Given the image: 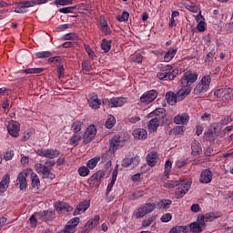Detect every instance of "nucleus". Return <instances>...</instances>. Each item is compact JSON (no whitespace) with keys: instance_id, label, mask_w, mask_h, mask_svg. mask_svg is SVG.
Masks as SVG:
<instances>
[{"instance_id":"a878e982","label":"nucleus","mask_w":233,"mask_h":233,"mask_svg":"<svg viewBox=\"0 0 233 233\" xmlns=\"http://www.w3.org/2000/svg\"><path fill=\"white\" fill-rule=\"evenodd\" d=\"M190 117L188 116V114L187 113H182L180 115H177L174 117V123H176V125H187V123H188Z\"/></svg>"},{"instance_id":"72a5a7b5","label":"nucleus","mask_w":233,"mask_h":233,"mask_svg":"<svg viewBox=\"0 0 233 233\" xmlns=\"http://www.w3.org/2000/svg\"><path fill=\"white\" fill-rule=\"evenodd\" d=\"M31 182L32 187L35 188L36 190H39V187H41V180L39 179V176H37L35 173H32Z\"/></svg>"},{"instance_id":"69168bd1","label":"nucleus","mask_w":233,"mask_h":233,"mask_svg":"<svg viewBox=\"0 0 233 233\" xmlns=\"http://www.w3.org/2000/svg\"><path fill=\"white\" fill-rule=\"evenodd\" d=\"M187 165H188V159L178 160L176 162V167L177 168H183V167H187Z\"/></svg>"},{"instance_id":"4be33fe9","label":"nucleus","mask_w":233,"mask_h":233,"mask_svg":"<svg viewBox=\"0 0 233 233\" xmlns=\"http://www.w3.org/2000/svg\"><path fill=\"white\" fill-rule=\"evenodd\" d=\"M185 8L186 10H188L189 12H192L193 14H198L196 19L197 21H199L200 19H205L203 17V15H201V10H199V6H198V5L194 4V3H188V4H185Z\"/></svg>"},{"instance_id":"c9c22d12","label":"nucleus","mask_w":233,"mask_h":233,"mask_svg":"<svg viewBox=\"0 0 233 233\" xmlns=\"http://www.w3.org/2000/svg\"><path fill=\"white\" fill-rule=\"evenodd\" d=\"M99 161H101L100 157H96L94 158H91L90 160L87 161L86 167H88L90 170H94L95 167H97V164L99 163Z\"/></svg>"},{"instance_id":"f704fd0d","label":"nucleus","mask_w":233,"mask_h":233,"mask_svg":"<svg viewBox=\"0 0 233 233\" xmlns=\"http://www.w3.org/2000/svg\"><path fill=\"white\" fill-rule=\"evenodd\" d=\"M111 48H112V40H106L104 38L101 43V49L106 54L107 52H110Z\"/></svg>"},{"instance_id":"423d86ee","label":"nucleus","mask_w":233,"mask_h":233,"mask_svg":"<svg viewBox=\"0 0 233 233\" xmlns=\"http://www.w3.org/2000/svg\"><path fill=\"white\" fill-rule=\"evenodd\" d=\"M214 96L220 99V101H232L233 100V88H220L215 91Z\"/></svg>"},{"instance_id":"0e129e2a","label":"nucleus","mask_w":233,"mask_h":233,"mask_svg":"<svg viewBox=\"0 0 233 233\" xmlns=\"http://www.w3.org/2000/svg\"><path fill=\"white\" fill-rule=\"evenodd\" d=\"M173 132L175 136H179V134H183L185 132V127L183 126H177L174 129Z\"/></svg>"},{"instance_id":"dca6fc26","label":"nucleus","mask_w":233,"mask_h":233,"mask_svg":"<svg viewBox=\"0 0 233 233\" xmlns=\"http://www.w3.org/2000/svg\"><path fill=\"white\" fill-rule=\"evenodd\" d=\"M99 225V215L94 217V218L89 219L85 227L83 228L81 233H89L90 230L94 229L95 228Z\"/></svg>"},{"instance_id":"052dcab7","label":"nucleus","mask_w":233,"mask_h":233,"mask_svg":"<svg viewBox=\"0 0 233 233\" xmlns=\"http://www.w3.org/2000/svg\"><path fill=\"white\" fill-rule=\"evenodd\" d=\"M203 218H205V221H214V219H218V217L214 215V213H207L203 215Z\"/></svg>"},{"instance_id":"1a4fd4ad","label":"nucleus","mask_w":233,"mask_h":233,"mask_svg":"<svg viewBox=\"0 0 233 233\" xmlns=\"http://www.w3.org/2000/svg\"><path fill=\"white\" fill-rule=\"evenodd\" d=\"M155 209H156L155 203H146L137 208L136 212V218L137 219H139V218H145L147 214H150L151 212H154Z\"/></svg>"},{"instance_id":"a19ab883","label":"nucleus","mask_w":233,"mask_h":233,"mask_svg":"<svg viewBox=\"0 0 233 233\" xmlns=\"http://www.w3.org/2000/svg\"><path fill=\"white\" fill-rule=\"evenodd\" d=\"M78 174L81 177H86L90 174V168L86 166H82L78 168Z\"/></svg>"},{"instance_id":"49530a36","label":"nucleus","mask_w":233,"mask_h":233,"mask_svg":"<svg viewBox=\"0 0 233 233\" xmlns=\"http://www.w3.org/2000/svg\"><path fill=\"white\" fill-rule=\"evenodd\" d=\"M190 230L194 233H201L203 232V228H200L198 222H193L190 224Z\"/></svg>"},{"instance_id":"0eeeda50","label":"nucleus","mask_w":233,"mask_h":233,"mask_svg":"<svg viewBox=\"0 0 233 233\" xmlns=\"http://www.w3.org/2000/svg\"><path fill=\"white\" fill-rule=\"evenodd\" d=\"M105 176V171L98 170L87 179V183L91 188H99V185H101V181H103Z\"/></svg>"},{"instance_id":"ddd939ff","label":"nucleus","mask_w":233,"mask_h":233,"mask_svg":"<svg viewBox=\"0 0 233 233\" xmlns=\"http://www.w3.org/2000/svg\"><path fill=\"white\" fill-rule=\"evenodd\" d=\"M141 161V158L139 157V156H135L133 157H125L123 160H122V167L124 168H128V167H131V168H136V167H137V165H139Z\"/></svg>"},{"instance_id":"f3484780","label":"nucleus","mask_w":233,"mask_h":233,"mask_svg":"<svg viewBox=\"0 0 233 233\" xmlns=\"http://www.w3.org/2000/svg\"><path fill=\"white\" fill-rule=\"evenodd\" d=\"M8 134L12 137H18L19 130H21V125L17 121L12 120L7 127Z\"/></svg>"},{"instance_id":"8fccbe9b","label":"nucleus","mask_w":233,"mask_h":233,"mask_svg":"<svg viewBox=\"0 0 233 233\" xmlns=\"http://www.w3.org/2000/svg\"><path fill=\"white\" fill-rule=\"evenodd\" d=\"M82 70L86 74V72H90L92 70V65H90V62L88 60H86L82 62Z\"/></svg>"},{"instance_id":"6ab92c4d","label":"nucleus","mask_w":233,"mask_h":233,"mask_svg":"<svg viewBox=\"0 0 233 233\" xmlns=\"http://www.w3.org/2000/svg\"><path fill=\"white\" fill-rule=\"evenodd\" d=\"M88 97L89 98L87 99V101L90 108H93V110H97L98 108H100L101 100L99 99L97 95L92 93V94H89Z\"/></svg>"},{"instance_id":"5fc2aeb1","label":"nucleus","mask_w":233,"mask_h":233,"mask_svg":"<svg viewBox=\"0 0 233 233\" xmlns=\"http://www.w3.org/2000/svg\"><path fill=\"white\" fill-rule=\"evenodd\" d=\"M128 17H130V14H128L127 11H124L121 15L117 16V21H119V23H123L125 21H128Z\"/></svg>"},{"instance_id":"338daca9","label":"nucleus","mask_w":233,"mask_h":233,"mask_svg":"<svg viewBox=\"0 0 233 233\" xmlns=\"http://www.w3.org/2000/svg\"><path fill=\"white\" fill-rule=\"evenodd\" d=\"M77 10H78L79 14H83V12L88 10V5H86L85 3H81L78 5Z\"/></svg>"},{"instance_id":"09e8293b","label":"nucleus","mask_w":233,"mask_h":233,"mask_svg":"<svg viewBox=\"0 0 233 233\" xmlns=\"http://www.w3.org/2000/svg\"><path fill=\"white\" fill-rule=\"evenodd\" d=\"M79 221H80L79 218L76 217V218L70 219L67 222V225L69 227H71L72 228H75V230H76V228H77V225H79Z\"/></svg>"},{"instance_id":"c85d7f7f","label":"nucleus","mask_w":233,"mask_h":233,"mask_svg":"<svg viewBox=\"0 0 233 233\" xmlns=\"http://www.w3.org/2000/svg\"><path fill=\"white\" fill-rule=\"evenodd\" d=\"M133 137L135 139H147V137H148V134L147 133V130L137 128L133 131Z\"/></svg>"},{"instance_id":"ea45409f","label":"nucleus","mask_w":233,"mask_h":233,"mask_svg":"<svg viewBox=\"0 0 233 233\" xmlns=\"http://www.w3.org/2000/svg\"><path fill=\"white\" fill-rule=\"evenodd\" d=\"M53 54L50 51H41L35 53V57L37 59H46L48 57H52Z\"/></svg>"},{"instance_id":"bf43d9fd","label":"nucleus","mask_w":233,"mask_h":233,"mask_svg":"<svg viewBox=\"0 0 233 233\" xmlns=\"http://www.w3.org/2000/svg\"><path fill=\"white\" fill-rule=\"evenodd\" d=\"M160 220L162 221V223H168L169 221H172V215L171 213H166L164 214Z\"/></svg>"},{"instance_id":"680f3d73","label":"nucleus","mask_w":233,"mask_h":233,"mask_svg":"<svg viewBox=\"0 0 233 233\" xmlns=\"http://www.w3.org/2000/svg\"><path fill=\"white\" fill-rule=\"evenodd\" d=\"M74 232H76V229L72 228V226H69L68 224H66L64 229L60 230L58 233H74Z\"/></svg>"},{"instance_id":"7c9ffc66","label":"nucleus","mask_w":233,"mask_h":233,"mask_svg":"<svg viewBox=\"0 0 233 233\" xmlns=\"http://www.w3.org/2000/svg\"><path fill=\"white\" fill-rule=\"evenodd\" d=\"M170 205H172V200L161 199L157 203V208L160 210H168V208H170Z\"/></svg>"},{"instance_id":"37998d69","label":"nucleus","mask_w":233,"mask_h":233,"mask_svg":"<svg viewBox=\"0 0 233 233\" xmlns=\"http://www.w3.org/2000/svg\"><path fill=\"white\" fill-rule=\"evenodd\" d=\"M77 9V5L63 7L58 9L59 14H74V10Z\"/></svg>"},{"instance_id":"412c9836","label":"nucleus","mask_w":233,"mask_h":233,"mask_svg":"<svg viewBox=\"0 0 233 233\" xmlns=\"http://www.w3.org/2000/svg\"><path fill=\"white\" fill-rule=\"evenodd\" d=\"M212 171L204 169L200 174L199 182L202 183V185H208V183L212 182Z\"/></svg>"},{"instance_id":"c03bdc74","label":"nucleus","mask_w":233,"mask_h":233,"mask_svg":"<svg viewBox=\"0 0 233 233\" xmlns=\"http://www.w3.org/2000/svg\"><path fill=\"white\" fill-rule=\"evenodd\" d=\"M114 125H116V117L112 115H110L107 118V120L106 121V128H114Z\"/></svg>"},{"instance_id":"6e6d98bb","label":"nucleus","mask_w":233,"mask_h":233,"mask_svg":"<svg viewBox=\"0 0 233 233\" xmlns=\"http://www.w3.org/2000/svg\"><path fill=\"white\" fill-rule=\"evenodd\" d=\"M131 61L133 63H143V56L141 54H136L131 56Z\"/></svg>"},{"instance_id":"e2e57ef3","label":"nucleus","mask_w":233,"mask_h":233,"mask_svg":"<svg viewBox=\"0 0 233 233\" xmlns=\"http://www.w3.org/2000/svg\"><path fill=\"white\" fill-rule=\"evenodd\" d=\"M32 134H34V130L32 129H27L25 133H24V137L22 138V141H28L29 137H32Z\"/></svg>"},{"instance_id":"e433bc0d","label":"nucleus","mask_w":233,"mask_h":233,"mask_svg":"<svg viewBox=\"0 0 233 233\" xmlns=\"http://www.w3.org/2000/svg\"><path fill=\"white\" fill-rule=\"evenodd\" d=\"M188 233V227L176 226L169 230V233Z\"/></svg>"},{"instance_id":"2f4dec72","label":"nucleus","mask_w":233,"mask_h":233,"mask_svg":"<svg viewBox=\"0 0 233 233\" xmlns=\"http://www.w3.org/2000/svg\"><path fill=\"white\" fill-rule=\"evenodd\" d=\"M82 138V134L74 133L69 139V145H71V147H77V145H79V141H81Z\"/></svg>"},{"instance_id":"a211bd4d","label":"nucleus","mask_w":233,"mask_h":233,"mask_svg":"<svg viewBox=\"0 0 233 233\" xmlns=\"http://www.w3.org/2000/svg\"><path fill=\"white\" fill-rule=\"evenodd\" d=\"M55 208L58 214H63V212L68 213V212H72V210H74V208H72V206H70L68 203L63 202V201L56 202Z\"/></svg>"},{"instance_id":"de8ad7c7","label":"nucleus","mask_w":233,"mask_h":233,"mask_svg":"<svg viewBox=\"0 0 233 233\" xmlns=\"http://www.w3.org/2000/svg\"><path fill=\"white\" fill-rule=\"evenodd\" d=\"M81 127L83 124L80 121H76L72 125L74 134H81Z\"/></svg>"},{"instance_id":"aec40b11","label":"nucleus","mask_w":233,"mask_h":233,"mask_svg":"<svg viewBox=\"0 0 233 233\" xmlns=\"http://www.w3.org/2000/svg\"><path fill=\"white\" fill-rule=\"evenodd\" d=\"M148 117H153L163 122V119L167 117V110L165 108H157L148 114Z\"/></svg>"},{"instance_id":"9d476101","label":"nucleus","mask_w":233,"mask_h":233,"mask_svg":"<svg viewBox=\"0 0 233 233\" xmlns=\"http://www.w3.org/2000/svg\"><path fill=\"white\" fill-rule=\"evenodd\" d=\"M37 156H40L41 157H46L47 159H56V157H59L61 155V151L57 149H38L36 150Z\"/></svg>"},{"instance_id":"13d9d810","label":"nucleus","mask_w":233,"mask_h":233,"mask_svg":"<svg viewBox=\"0 0 233 233\" xmlns=\"http://www.w3.org/2000/svg\"><path fill=\"white\" fill-rule=\"evenodd\" d=\"M22 6L26 9V8H31L32 6H35V2L34 0L31 1H24L20 3Z\"/></svg>"},{"instance_id":"603ef678","label":"nucleus","mask_w":233,"mask_h":233,"mask_svg":"<svg viewBox=\"0 0 233 233\" xmlns=\"http://www.w3.org/2000/svg\"><path fill=\"white\" fill-rule=\"evenodd\" d=\"M78 35L76 33H69L64 35L65 41H76Z\"/></svg>"},{"instance_id":"7ed1b4c3","label":"nucleus","mask_w":233,"mask_h":233,"mask_svg":"<svg viewBox=\"0 0 233 233\" xmlns=\"http://www.w3.org/2000/svg\"><path fill=\"white\" fill-rule=\"evenodd\" d=\"M56 166V161L47 160L45 164L36 163L35 165V170L42 176L44 179H54L56 177V174L52 173V168Z\"/></svg>"},{"instance_id":"a18cd8bd","label":"nucleus","mask_w":233,"mask_h":233,"mask_svg":"<svg viewBox=\"0 0 233 233\" xmlns=\"http://www.w3.org/2000/svg\"><path fill=\"white\" fill-rule=\"evenodd\" d=\"M84 48H85L86 52L87 53L89 59H92V60L96 59V53H94V50H92L90 46L85 44Z\"/></svg>"},{"instance_id":"774afa93","label":"nucleus","mask_w":233,"mask_h":233,"mask_svg":"<svg viewBox=\"0 0 233 233\" xmlns=\"http://www.w3.org/2000/svg\"><path fill=\"white\" fill-rule=\"evenodd\" d=\"M145 196V191L138 190L135 193H133L132 198L133 199H138V198H143Z\"/></svg>"},{"instance_id":"5701e85b","label":"nucleus","mask_w":233,"mask_h":233,"mask_svg":"<svg viewBox=\"0 0 233 233\" xmlns=\"http://www.w3.org/2000/svg\"><path fill=\"white\" fill-rule=\"evenodd\" d=\"M54 214H56V211L53 210H44L42 212H39L37 214L40 221H52V218H54Z\"/></svg>"},{"instance_id":"9b49d317","label":"nucleus","mask_w":233,"mask_h":233,"mask_svg":"<svg viewBox=\"0 0 233 233\" xmlns=\"http://www.w3.org/2000/svg\"><path fill=\"white\" fill-rule=\"evenodd\" d=\"M26 177H28V171L23 170L18 174L16 178L15 187L20 190H26L28 187V182L26 181Z\"/></svg>"},{"instance_id":"bb28decb","label":"nucleus","mask_w":233,"mask_h":233,"mask_svg":"<svg viewBox=\"0 0 233 233\" xmlns=\"http://www.w3.org/2000/svg\"><path fill=\"white\" fill-rule=\"evenodd\" d=\"M177 54V47H170L167 49L164 56V61L165 63H170L174 57H176V55Z\"/></svg>"},{"instance_id":"f257e3e1","label":"nucleus","mask_w":233,"mask_h":233,"mask_svg":"<svg viewBox=\"0 0 233 233\" xmlns=\"http://www.w3.org/2000/svg\"><path fill=\"white\" fill-rule=\"evenodd\" d=\"M198 72L188 70L184 73L183 77L181 78V86L185 89H180L178 91L179 97H187L190 92H192V87H190V85H194L198 81Z\"/></svg>"},{"instance_id":"3c124183","label":"nucleus","mask_w":233,"mask_h":233,"mask_svg":"<svg viewBox=\"0 0 233 233\" xmlns=\"http://www.w3.org/2000/svg\"><path fill=\"white\" fill-rule=\"evenodd\" d=\"M170 170H172V162L170 160H167L165 163V176L168 179V174H170Z\"/></svg>"},{"instance_id":"4c0bfd02","label":"nucleus","mask_w":233,"mask_h":233,"mask_svg":"<svg viewBox=\"0 0 233 233\" xmlns=\"http://www.w3.org/2000/svg\"><path fill=\"white\" fill-rule=\"evenodd\" d=\"M191 150L194 156H199V153L201 152V146H199V142L194 140L191 144Z\"/></svg>"},{"instance_id":"39448f33","label":"nucleus","mask_w":233,"mask_h":233,"mask_svg":"<svg viewBox=\"0 0 233 233\" xmlns=\"http://www.w3.org/2000/svg\"><path fill=\"white\" fill-rule=\"evenodd\" d=\"M210 83H212V77L210 75L204 76L200 82L194 88L195 96H201V94L208 92V88H210Z\"/></svg>"},{"instance_id":"f8f14e48","label":"nucleus","mask_w":233,"mask_h":233,"mask_svg":"<svg viewBox=\"0 0 233 233\" xmlns=\"http://www.w3.org/2000/svg\"><path fill=\"white\" fill-rule=\"evenodd\" d=\"M157 98V91L153 89V90H149V91L144 93L140 96V101L144 105H150V103L156 101Z\"/></svg>"},{"instance_id":"c756f323","label":"nucleus","mask_w":233,"mask_h":233,"mask_svg":"<svg viewBox=\"0 0 233 233\" xmlns=\"http://www.w3.org/2000/svg\"><path fill=\"white\" fill-rule=\"evenodd\" d=\"M147 162L149 167H156V164L157 163V152H150L147 157Z\"/></svg>"},{"instance_id":"b1692460","label":"nucleus","mask_w":233,"mask_h":233,"mask_svg":"<svg viewBox=\"0 0 233 233\" xmlns=\"http://www.w3.org/2000/svg\"><path fill=\"white\" fill-rule=\"evenodd\" d=\"M90 208V203L88 201L81 202L79 205L76 206V209L74 210L73 216H78V214H82V212H86Z\"/></svg>"},{"instance_id":"20e7f679","label":"nucleus","mask_w":233,"mask_h":233,"mask_svg":"<svg viewBox=\"0 0 233 233\" xmlns=\"http://www.w3.org/2000/svg\"><path fill=\"white\" fill-rule=\"evenodd\" d=\"M178 75H179V69L174 68L170 65H167L166 66L160 69L157 76L160 80L165 79L166 81H173V79Z\"/></svg>"},{"instance_id":"6e6552de","label":"nucleus","mask_w":233,"mask_h":233,"mask_svg":"<svg viewBox=\"0 0 233 233\" xmlns=\"http://www.w3.org/2000/svg\"><path fill=\"white\" fill-rule=\"evenodd\" d=\"M102 103L105 106H110L111 108L123 106V105L127 103V97L118 96V97H113L111 99L104 98L102 100Z\"/></svg>"},{"instance_id":"58836bf2","label":"nucleus","mask_w":233,"mask_h":233,"mask_svg":"<svg viewBox=\"0 0 233 233\" xmlns=\"http://www.w3.org/2000/svg\"><path fill=\"white\" fill-rule=\"evenodd\" d=\"M53 5L57 6V8L59 6H68V5H74V0H55Z\"/></svg>"},{"instance_id":"473e14b6","label":"nucleus","mask_w":233,"mask_h":233,"mask_svg":"<svg viewBox=\"0 0 233 233\" xmlns=\"http://www.w3.org/2000/svg\"><path fill=\"white\" fill-rule=\"evenodd\" d=\"M166 99L168 105H176L177 103V96L174 92H167L166 94Z\"/></svg>"},{"instance_id":"393cba45","label":"nucleus","mask_w":233,"mask_h":233,"mask_svg":"<svg viewBox=\"0 0 233 233\" xmlns=\"http://www.w3.org/2000/svg\"><path fill=\"white\" fill-rule=\"evenodd\" d=\"M161 120H158L157 118H152L147 122V129L150 134L152 132H157V128H159V125H161Z\"/></svg>"},{"instance_id":"2eb2a0df","label":"nucleus","mask_w":233,"mask_h":233,"mask_svg":"<svg viewBox=\"0 0 233 233\" xmlns=\"http://www.w3.org/2000/svg\"><path fill=\"white\" fill-rule=\"evenodd\" d=\"M96 134H97V129H96V126L91 125L89 126L84 133V143L87 145L90 143L94 137H96Z\"/></svg>"},{"instance_id":"79ce46f5","label":"nucleus","mask_w":233,"mask_h":233,"mask_svg":"<svg viewBox=\"0 0 233 233\" xmlns=\"http://www.w3.org/2000/svg\"><path fill=\"white\" fill-rule=\"evenodd\" d=\"M45 69L44 68H41V67H36V68H27V69H25L23 71V74H41L42 72H44Z\"/></svg>"},{"instance_id":"f03ea898","label":"nucleus","mask_w":233,"mask_h":233,"mask_svg":"<svg viewBox=\"0 0 233 233\" xmlns=\"http://www.w3.org/2000/svg\"><path fill=\"white\" fill-rule=\"evenodd\" d=\"M166 187L167 188H176L175 196L177 199H181L182 198H185L187 195V192L190 190V187H192V181L188 179L184 180H171L166 184Z\"/></svg>"},{"instance_id":"864d4df0","label":"nucleus","mask_w":233,"mask_h":233,"mask_svg":"<svg viewBox=\"0 0 233 233\" xmlns=\"http://www.w3.org/2000/svg\"><path fill=\"white\" fill-rule=\"evenodd\" d=\"M154 221H156V216L149 217L142 221V227H150Z\"/></svg>"},{"instance_id":"4468645a","label":"nucleus","mask_w":233,"mask_h":233,"mask_svg":"<svg viewBox=\"0 0 233 233\" xmlns=\"http://www.w3.org/2000/svg\"><path fill=\"white\" fill-rule=\"evenodd\" d=\"M125 146V139H123L121 137L116 135L110 139L109 147L111 152H116L117 148H121V147Z\"/></svg>"},{"instance_id":"cd10ccee","label":"nucleus","mask_w":233,"mask_h":233,"mask_svg":"<svg viewBox=\"0 0 233 233\" xmlns=\"http://www.w3.org/2000/svg\"><path fill=\"white\" fill-rule=\"evenodd\" d=\"M8 185H10V176L5 175L0 182V196H3L5 190H8Z\"/></svg>"},{"instance_id":"4d7b16f0","label":"nucleus","mask_w":233,"mask_h":233,"mask_svg":"<svg viewBox=\"0 0 233 233\" xmlns=\"http://www.w3.org/2000/svg\"><path fill=\"white\" fill-rule=\"evenodd\" d=\"M197 30L198 32H205L207 30V24L204 20H200L197 25Z\"/></svg>"}]
</instances>
